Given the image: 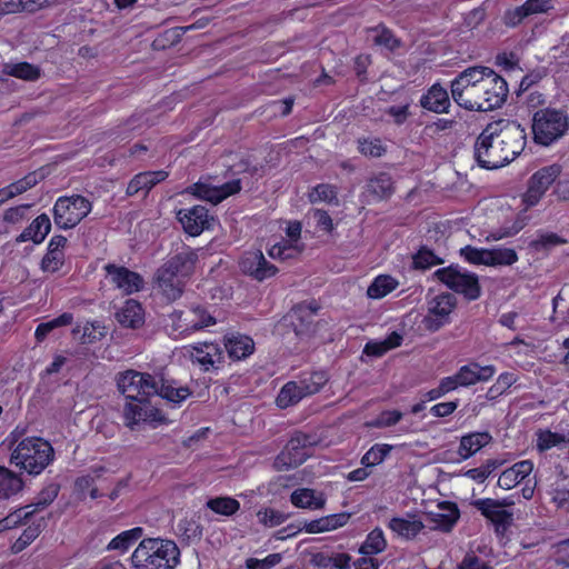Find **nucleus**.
<instances>
[{"label":"nucleus","instance_id":"obj_47","mask_svg":"<svg viewBox=\"0 0 569 569\" xmlns=\"http://www.w3.org/2000/svg\"><path fill=\"white\" fill-rule=\"evenodd\" d=\"M327 381L328 376L325 371H315L297 382L301 386L306 396H311L320 391Z\"/></svg>","mask_w":569,"mask_h":569},{"label":"nucleus","instance_id":"obj_25","mask_svg":"<svg viewBox=\"0 0 569 569\" xmlns=\"http://www.w3.org/2000/svg\"><path fill=\"white\" fill-rule=\"evenodd\" d=\"M116 319L124 328L137 329L144 323V312L137 300L129 299L116 313Z\"/></svg>","mask_w":569,"mask_h":569},{"label":"nucleus","instance_id":"obj_60","mask_svg":"<svg viewBox=\"0 0 569 569\" xmlns=\"http://www.w3.org/2000/svg\"><path fill=\"white\" fill-rule=\"evenodd\" d=\"M64 256L63 252H56L52 250H48L41 261V269L44 272H56L63 264Z\"/></svg>","mask_w":569,"mask_h":569},{"label":"nucleus","instance_id":"obj_38","mask_svg":"<svg viewBox=\"0 0 569 569\" xmlns=\"http://www.w3.org/2000/svg\"><path fill=\"white\" fill-rule=\"evenodd\" d=\"M184 330H200L216 323V319L200 306L191 308L186 319Z\"/></svg>","mask_w":569,"mask_h":569},{"label":"nucleus","instance_id":"obj_50","mask_svg":"<svg viewBox=\"0 0 569 569\" xmlns=\"http://www.w3.org/2000/svg\"><path fill=\"white\" fill-rule=\"evenodd\" d=\"M392 450L390 445H375L361 458V463L366 467H373L381 463Z\"/></svg>","mask_w":569,"mask_h":569},{"label":"nucleus","instance_id":"obj_4","mask_svg":"<svg viewBox=\"0 0 569 569\" xmlns=\"http://www.w3.org/2000/svg\"><path fill=\"white\" fill-rule=\"evenodd\" d=\"M531 128L535 142L547 147L567 132L569 118L563 110L546 107L533 112Z\"/></svg>","mask_w":569,"mask_h":569},{"label":"nucleus","instance_id":"obj_12","mask_svg":"<svg viewBox=\"0 0 569 569\" xmlns=\"http://www.w3.org/2000/svg\"><path fill=\"white\" fill-rule=\"evenodd\" d=\"M240 190L241 181L240 179H234L221 186H211L210 183L199 181L189 186L186 192L213 204H218L229 196L238 193Z\"/></svg>","mask_w":569,"mask_h":569},{"label":"nucleus","instance_id":"obj_45","mask_svg":"<svg viewBox=\"0 0 569 569\" xmlns=\"http://www.w3.org/2000/svg\"><path fill=\"white\" fill-rule=\"evenodd\" d=\"M387 547L383 532L380 528L373 529L359 549L362 555H376L382 552Z\"/></svg>","mask_w":569,"mask_h":569},{"label":"nucleus","instance_id":"obj_5","mask_svg":"<svg viewBox=\"0 0 569 569\" xmlns=\"http://www.w3.org/2000/svg\"><path fill=\"white\" fill-rule=\"evenodd\" d=\"M117 388L127 400L142 399L146 401L156 396L158 391V380L148 372L137 370H126L116 376Z\"/></svg>","mask_w":569,"mask_h":569},{"label":"nucleus","instance_id":"obj_23","mask_svg":"<svg viewBox=\"0 0 569 569\" xmlns=\"http://www.w3.org/2000/svg\"><path fill=\"white\" fill-rule=\"evenodd\" d=\"M426 527V525L415 515L407 517H393L388 522V528L398 537L412 540Z\"/></svg>","mask_w":569,"mask_h":569},{"label":"nucleus","instance_id":"obj_35","mask_svg":"<svg viewBox=\"0 0 569 569\" xmlns=\"http://www.w3.org/2000/svg\"><path fill=\"white\" fill-rule=\"evenodd\" d=\"M351 557L348 553H337L333 556L325 552L313 553L310 563L321 569H349Z\"/></svg>","mask_w":569,"mask_h":569},{"label":"nucleus","instance_id":"obj_22","mask_svg":"<svg viewBox=\"0 0 569 569\" xmlns=\"http://www.w3.org/2000/svg\"><path fill=\"white\" fill-rule=\"evenodd\" d=\"M308 443V438L305 435H298L289 440L284 450L278 456L277 462H281L288 468L301 465L307 453L305 448Z\"/></svg>","mask_w":569,"mask_h":569},{"label":"nucleus","instance_id":"obj_6","mask_svg":"<svg viewBox=\"0 0 569 569\" xmlns=\"http://www.w3.org/2000/svg\"><path fill=\"white\" fill-rule=\"evenodd\" d=\"M90 211L91 202L82 196L60 197L53 207L54 223L61 229H71Z\"/></svg>","mask_w":569,"mask_h":569},{"label":"nucleus","instance_id":"obj_48","mask_svg":"<svg viewBox=\"0 0 569 569\" xmlns=\"http://www.w3.org/2000/svg\"><path fill=\"white\" fill-rule=\"evenodd\" d=\"M488 266H511L518 260V254L510 248L488 249Z\"/></svg>","mask_w":569,"mask_h":569},{"label":"nucleus","instance_id":"obj_37","mask_svg":"<svg viewBox=\"0 0 569 569\" xmlns=\"http://www.w3.org/2000/svg\"><path fill=\"white\" fill-rule=\"evenodd\" d=\"M307 397L297 381L287 382L277 396L276 402L279 408H288L297 405L301 399Z\"/></svg>","mask_w":569,"mask_h":569},{"label":"nucleus","instance_id":"obj_44","mask_svg":"<svg viewBox=\"0 0 569 569\" xmlns=\"http://www.w3.org/2000/svg\"><path fill=\"white\" fill-rule=\"evenodd\" d=\"M22 488V481L13 472L0 467V498H9Z\"/></svg>","mask_w":569,"mask_h":569},{"label":"nucleus","instance_id":"obj_11","mask_svg":"<svg viewBox=\"0 0 569 569\" xmlns=\"http://www.w3.org/2000/svg\"><path fill=\"white\" fill-rule=\"evenodd\" d=\"M457 303L456 297L451 293H441L428 301V313L425 316L423 327L431 331H438L449 321V316Z\"/></svg>","mask_w":569,"mask_h":569},{"label":"nucleus","instance_id":"obj_3","mask_svg":"<svg viewBox=\"0 0 569 569\" xmlns=\"http://www.w3.org/2000/svg\"><path fill=\"white\" fill-rule=\"evenodd\" d=\"M54 451L50 442L30 437L21 440L11 453L10 461L30 475H39L52 460Z\"/></svg>","mask_w":569,"mask_h":569},{"label":"nucleus","instance_id":"obj_29","mask_svg":"<svg viewBox=\"0 0 569 569\" xmlns=\"http://www.w3.org/2000/svg\"><path fill=\"white\" fill-rule=\"evenodd\" d=\"M440 509L447 510V513H432L429 517L430 529L439 530L442 532H450L457 523L460 512L458 507L451 502H443L439 505Z\"/></svg>","mask_w":569,"mask_h":569},{"label":"nucleus","instance_id":"obj_17","mask_svg":"<svg viewBox=\"0 0 569 569\" xmlns=\"http://www.w3.org/2000/svg\"><path fill=\"white\" fill-rule=\"evenodd\" d=\"M187 281L188 279L163 264L156 272V284L158 289L171 301L182 296Z\"/></svg>","mask_w":569,"mask_h":569},{"label":"nucleus","instance_id":"obj_30","mask_svg":"<svg viewBox=\"0 0 569 569\" xmlns=\"http://www.w3.org/2000/svg\"><path fill=\"white\" fill-rule=\"evenodd\" d=\"M224 347L233 360H241L249 357L254 350L253 340L243 335H232L226 338Z\"/></svg>","mask_w":569,"mask_h":569},{"label":"nucleus","instance_id":"obj_61","mask_svg":"<svg viewBox=\"0 0 569 569\" xmlns=\"http://www.w3.org/2000/svg\"><path fill=\"white\" fill-rule=\"evenodd\" d=\"M30 517H24V508H20L0 520V533L27 522Z\"/></svg>","mask_w":569,"mask_h":569},{"label":"nucleus","instance_id":"obj_46","mask_svg":"<svg viewBox=\"0 0 569 569\" xmlns=\"http://www.w3.org/2000/svg\"><path fill=\"white\" fill-rule=\"evenodd\" d=\"M72 321H73V316L71 313H68V312L62 313L58 318H54L48 322L40 323L36 329L34 337H36L37 341L41 342L47 338V336L51 331H53L54 329H57L59 327L69 326L72 323Z\"/></svg>","mask_w":569,"mask_h":569},{"label":"nucleus","instance_id":"obj_21","mask_svg":"<svg viewBox=\"0 0 569 569\" xmlns=\"http://www.w3.org/2000/svg\"><path fill=\"white\" fill-rule=\"evenodd\" d=\"M393 191L395 187L390 174L379 172L367 181L363 196L368 201H381L390 198Z\"/></svg>","mask_w":569,"mask_h":569},{"label":"nucleus","instance_id":"obj_59","mask_svg":"<svg viewBox=\"0 0 569 569\" xmlns=\"http://www.w3.org/2000/svg\"><path fill=\"white\" fill-rule=\"evenodd\" d=\"M359 151L367 157H381L386 149L379 139H360Z\"/></svg>","mask_w":569,"mask_h":569},{"label":"nucleus","instance_id":"obj_32","mask_svg":"<svg viewBox=\"0 0 569 569\" xmlns=\"http://www.w3.org/2000/svg\"><path fill=\"white\" fill-rule=\"evenodd\" d=\"M492 440L489 432H473L463 436L460 440L458 453L462 459H468Z\"/></svg>","mask_w":569,"mask_h":569},{"label":"nucleus","instance_id":"obj_54","mask_svg":"<svg viewBox=\"0 0 569 569\" xmlns=\"http://www.w3.org/2000/svg\"><path fill=\"white\" fill-rule=\"evenodd\" d=\"M460 256L469 263L488 266V249H479L472 246H466L460 249Z\"/></svg>","mask_w":569,"mask_h":569},{"label":"nucleus","instance_id":"obj_20","mask_svg":"<svg viewBox=\"0 0 569 569\" xmlns=\"http://www.w3.org/2000/svg\"><path fill=\"white\" fill-rule=\"evenodd\" d=\"M154 411V408L150 405V399L146 401H142V399L127 400L123 408L124 425L134 430L140 422L153 418Z\"/></svg>","mask_w":569,"mask_h":569},{"label":"nucleus","instance_id":"obj_42","mask_svg":"<svg viewBox=\"0 0 569 569\" xmlns=\"http://www.w3.org/2000/svg\"><path fill=\"white\" fill-rule=\"evenodd\" d=\"M206 506L221 516H232L240 509V502L231 497H216L207 501Z\"/></svg>","mask_w":569,"mask_h":569},{"label":"nucleus","instance_id":"obj_43","mask_svg":"<svg viewBox=\"0 0 569 569\" xmlns=\"http://www.w3.org/2000/svg\"><path fill=\"white\" fill-rule=\"evenodd\" d=\"M398 286V281L392 277L382 274L377 277L373 282L369 286L367 295L372 299H380L387 296L389 292L395 290Z\"/></svg>","mask_w":569,"mask_h":569},{"label":"nucleus","instance_id":"obj_39","mask_svg":"<svg viewBox=\"0 0 569 569\" xmlns=\"http://www.w3.org/2000/svg\"><path fill=\"white\" fill-rule=\"evenodd\" d=\"M46 526L47 522L44 518H41L32 526L26 528L22 535L13 542L11 547L12 552L19 553L23 549H26L32 541H34L38 538V536L42 532Z\"/></svg>","mask_w":569,"mask_h":569},{"label":"nucleus","instance_id":"obj_52","mask_svg":"<svg viewBox=\"0 0 569 569\" xmlns=\"http://www.w3.org/2000/svg\"><path fill=\"white\" fill-rule=\"evenodd\" d=\"M309 200L311 203L325 201L328 203H338L336 188L331 184L321 183L316 186L309 193Z\"/></svg>","mask_w":569,"mask_h":569},{"label":"nucleus","instance_id":"obj_19","mask_svg":"<svg viewBox=\"0 0 569 569\" xmlns=\"http://www.w3.org/2000/svg\"><path fill=\"white\" fill-rule=\"evenodd\" d=\"M200 251L201 249L183 247L181 251H178L169 260H167L163 266L168 267L186 279H189L194 272Z\"/></svg>","mask_w":569,"mask_h":569},{"label":"nucleus","instance_id":"obj_2","mask_svg":"<svg viewBox=\"0 0 569 569\" xmlns=\"http://www.w3.org/2000/svg\"><path fill=\"white\" fill-rule=\"evenodd\" d=\"M180 560L174 541L159 538L143 539L131 556L137 569H173Z\"/></svg>","mask_w":569,"mask_h":569},{"label":"nucleus","instance_id":"obj_40","mask_svg":"<svg viewBox=\"0 0 569 569\" xmlns=\"http://www.w3.org/2000/svg\"><path fill=\"white\" fill-rule=\"evenodd\" d=\"M193 357L197 362L209 369V366H213L217 361H220L221 351L214 343H203L201 346L193 347Z\"/></svg>","mask_w":569,"mask_h":569},{"label":"nucleus","instance_id":"obj_16","mask_svg":"<svg viewBox=\"0 0 569 569\" xmlns=\"http://www.w3.org/2000/svg\"><path fill=\"white\" fill-rule=\"evenodd\" d=\"M104 269L110 282L126 295L137 292L143 287V278L138 272L112 263L107 264Z\"/></svg>","mask_w":569,"mask_h":569},{"label":"nucleus","instance_id":"obj_9","mask_svg":"<svg viewBox=\"0 0 569 569\" xmlns=\"http://www.w3.org/2000/svg\"><path fill=\"white\" fill-rule=\"evenodd\" d=\"M436 277L451 290L463 295L468 300H476L480 297L481 288L478 277L473 273L463 272L457 266L439 269Z\"/></svg>","mask_w":569,"mask_h":569},{"label":"nucleus","instance_id":"obj_1","mask_svg":"<svg viewBox=\"0 0 569 569\" xmlns=\"http://www.w3.org/2000/svg\"><path fill=\"white\" fill-rule=\"evenodd\" d=\"M508 92L506 80L482 66L469 67L451 81L452 99L469 111L487 112L500 108Z\"/></svg>","mask_w":569,"mask_h":569},{"label":"nucleus","instance_id":"obj_27","mask_svg":"<svg viewBox=\"0 0 569 569\" xmlns=\"http://www.w3.org/2000/svg\"><path fill=\"white\" fill-rule=\"evenodd\" d=\"M420 104L422 108L436 113L447 112L450 106L448 91L438 83L433 84L421 97Z\"/></svg>","mask_w":569,"mask_h":569},{"label":"nucleus","instance_id":"obj_8","mask_svg":"<svg viewBox=\"0 0 569 569\" xmlns=\"http://www.w3.org/2000/svg\"><path fill=\"white\" fill-rule=\"evenodd\" d=\"M497 126H487L475 143V159L485 169H497L508 164L502 146L496 140Z\"/></svg>","mask_w":569,"mask_h":569},{"label":"nucleus","instance_id":"obj_36","mask_svg":"<svg viewBox=\"0 0 569 569\" xmlns=\"http://www.w3.org/2000/svg\"><path fill=\"white\" fill-rule=\"evenodd\" d=\"M2 73L24 81H36L40 78V69L29 62L6 63Z\"/></svg>","mask_w":569,"mask_h":569},{"label":"nucleus","instance_id":"obj_41","mask_svg":"<svg viewBox=\"0 0 569 569\" xmlns=\"http://www.w3.org/2000/svg\"><path fill=\"white\" fill-rule=\"evenodd\" d=\"M143 535V529L140 527L126 530L114 537L107 546L108 550H128L138 539Z\"/></svg>","mask_w":569,"mask_h":569},{"label":"nucleus","instance_id":"obj_28","mask_svg":"<svg viewBox=\"0 0 569 569\" xmlns=\"http://www.w3.org/2000/svg\"><path fill=\"white\" fill-rule=\"evenodd\" d=\"M349 519L350 515L347 512L329 515L316 520L306 521L303 523V529L308 533L327 532L343 527Z\"/></svg>","mask_w":569,"mask_h":569},{"label":"nucleus","instance_id":"obj_33","mask_svg":"<svg viewBox=\"0 0 569 569\" xmlns=\"http://www.w3.org/2000/svg\"><path fill=\"white\" fill-rule=\"evenodd\" d=\"M290 500L293 506L307 509H322L326 505L323 496L317 495L316 490L310 488L297 489L291 493Z\"/></svg>","mask_w":569,"mask_h":569},{"label":"nucleus","instance_id":"obj_49","mask_svg":"<svg viewBox=\"0 0 569 569\" xmlns=\"http://www.w3.org/2000/svg\"><path fill=\"white\" fill-rule=\"evenodd\" d=\"M157 395L171 402L179 403L187 399L191 392L187 387L176 388L171 385L164 383V381L161 380L158 381V391L156 396Z\"/></svg>","mask_w":569,"mask_h":569},{"label":"nucleus","instance_id":"obj_14","mask_svg":"<svg viewBox=\"0 0 569 569\" xmlns=\"http://www.w3.org/2000/svg\"><path fill=\"white\" fill-rule=\"evenodd\" d=\"M470 505L493 523L496 531H505L512 523L513 513L499 507L498 499H477L472 500Z\"/></svg>","mask_w":569,"mask_h":569},{"label":"nucleus","instance_id":"obj_31","mask_svg":"<svg viewBox=\"0 0 569 569\" xmlns=\"http://www.w3.org/2000/svg\"><path fill=\"white\" fill-rule=\"evenodd\" d=\"M51 229V222L46 213L38 216L31 224L26 228L17 238V242L32 240L34 243H41Z\"/></svg>","mask_w":569,"mask_h":569},{"label":"nucleus","instance_id":"obj_53","mask_svg":"<svg viewBox=\"0 0 569 569\" xmlns=\"http://www.w3.org/2000/svg\"><path fill=\"white\" fill-rule=\"evenodd\" d=\"M372 31L375 32V44L382 46L389 50H395L400 46L399 40L393 36V33L389 29L385 27H377Z\"/></svg>","mask_w":569,"mask_h":569},{"label":"nucleus","instance_id":"obj_58","mask_svg":"<svg viewBox=\"0 0 569 569\" xmlns=\"http://www.w3.org/2000/svg\"><path fill=\"white\" fill-rule=\"evenodd\" d=\"M402 418V413L398 410L382 411L375 420L369 422L373 428H387L397 425Z\"/></svg>","mask_w":569,"mask_h":569},{"label":"nucleus","instance_id":"obj_51","mask_svg":"<svg viewBox=\"0 0 569 569\" xmlns=\"http://www.w3.org/2000/svg\"><path fill=\"white\" fill-rule=\"evenodd\" d=\"M568 442L567 436L550 430H539L537 433V448L546 451L560 443Z\"/></svg>","mask_w":569,"mask_h":569},{"label":"nucleus","instance_id":"obj_18","mask_svg":"<svg viewBox=\"0 0 569 569\" xmlns=\"http://www.w3.org/2000/svg\"><path fill=\"white\" fill-rule=\"evenodd\" d=\"M178 220L184 231L190 236H199L210 227L208 209L203 206H194L190 209H180L177 212Z\"/></svg>","mask_w":569,"mask_h":569},{"label":"nucleus","instance_id":"obj_13","mask_svg":"<svg viewBox=\"0 0 569 569\" xmlns=\"http://www.w3.org/2000/svg\"><path fill=\"white\" fill-rule=\"evenodd\" d=\"M239 268L257 281H263L278 271L277 267L268 262L260 250L248 251L239 260Z\"/></svg>","mask_w":569,"mask_h":569},{"label":"nucleus","instance_id":"obj_64","mask_svg":"<svg viewBox=\"0 0 569 569\" xmlns=\"http://www.w3.org/2000/svg\"><path fill=\"white\" fill-rule=\"evenodd\" d=\"M458 569H491V567L476 555L467 553L459 563Z\"/></svg>","mask_w":569,"mask_h":569},{"label":"nucleus","instance_id":"obj_10","mask_svg":"<svg viewBox=\"0 0 569 569\" xmlns=\"http://www.w3.org/2000/svg\"><path fill=\"white\" fill-rule=\"evenodd\" d=\"M561 173V167L557 163L546 166L536 171L528 180V189L522 197L527 207L536 206L549 187Z\"/></svg>","mask_w":569,"mask_h":569},{"label":"nucleus","instance_id":"obj_63","mask_svg":"<svg viewBox=\"0 0 569 569\" xmlns=\"http://www.w3.org/2000/svg\"><path fill=\"white\" fill-rule=\"evenodd\" d=\"M476 367L473 363L463 366L456 373V380L459 386L467 387L479 381V376H476Z\"/></svg>","mask_w":569,"mask_h":569},{"label":"nucleus","instance_id":"obj_57","mask_svg":"<svg viewBox=\"0 0 569 569\" xmlns=\"http://www.w3.org/2000/svg\"><path fill=\"white\" fill-rule=\"evenodd\" d=\"M257 517L260 523L269 528L279 526L287 519V516L284 513L271 508L259 510L257 512Z\"/></svg>","mask_w":569,"mask_h":569},{"label":"nucleus","instance_id":"obj_56","mask_svg":"<svg viewBox=\"0 0 569 569\" xmlns=\"http://www.w3.org/2000/svg\"><path fill=\"white\" fill-rule=\"evenodd\" d=\"M442 261L428 248L422 247L413 256V266L417 269H428L432 266L439 264Z\"/></svg>","mask_w":569,"mask_h":569},{"label":"nucleus","instance_id":"obj_55","mask_svg":"<svg viewBox=\"0 0 569 569\" xmlns=\"http://www.w3.org/2000/svg\"><path fill=\"white\" fill-rule=\"evenodd\" d=\"M38 183L37 173L32 172L27 174L24 178L9 184L6 187V190L10 198H13L18 194H21L29 190L30 188L34 187Z\"/></svg>","mask_w":569,"mask_h":569},{"label":"nucleus","instance_id":"obj_26","mask_svg":"<svg viewBox=\"0 0 569 569\" xmlns=\"http://www.w3.org/2000/svg\"><path fill=\"white\" fill-rule=\"evenodd\" d=\"M533 470V463L530 460H522L506 469L498 479V486L509 490L521 482Z\"/></svg>","mask_w":569,"mask_h":569},{"label":"nucleus","instance_id":"obj_24","mask_svg":"<svg viewBox=\"0 0 569 569\" xmlns=\"http://www.w3.org/2000/svg\"><path fill=\"white\" fill-rule=\"evenodd\" d=\"M168 177V172L163 170L146 171L136 174L127 187V194L132 197L140 191L147 194L157 183L163 181Z\"/></svg>","mask_w":569,"mask_h":569},{"label":"nucleus","instance_id":"obj_7","mask_svg":"<svg viewBox=\"0 0 569 569\" xmlns=\"http://www.w3.org/2000/svg\"><path fill=\"white\" fill-rule=\"evenodd\" d=\"M489 126H497L495 136L499 146H502V152L507 162L515 160L525 149L527 134L525 128L517 121L500 119Z\"/></svg>","mask_w":569,"mask_h":569},{"label":"nucleus","instance_id":"obj_34","mask_svg":"<svg viewBox=\"0 0 569 569\" xmlns=\"http://www.w3.org/2000/svg\"><path fill=\"white\" fill-rule=\"evenodd\" d=\"M60 486L58 483H49L34 498V501L24 508V517H32L34 513L46 509L58 497Z\"/></svg>","mask_w":569,"mask_h":569},{"label":"nucleus","instance_id":"obj_62","mask_svg":"<svg viewBox=\"0 0 569 569\" xmlns=\"http://www.w3.org/2000/svg\"><path fill=\"white\" fill-rule=\"evenodd\" d=\"M527 17H529V14L525 9L523 4H521L519 7L508 9L503 14L502 20L507 27H517Z\"/></svg>","mask_w":569,"mask_h":569},{"label":"nucleus","instance_id":"obj_15","mask_svg":"<svg viewBox=\"0 0 569 569\" xmlns=\"http://www.w3.org/2000/svg\"><path fill=\"white\" fill-rule=\"evenodd\" d=\"M319 307L311 303H299L293 307L290 312L284 317V321L292 327L296 336H308L313 330L315 316Z\"/></svg>","mask_w":569,"mask_h":569}]
</instances>
